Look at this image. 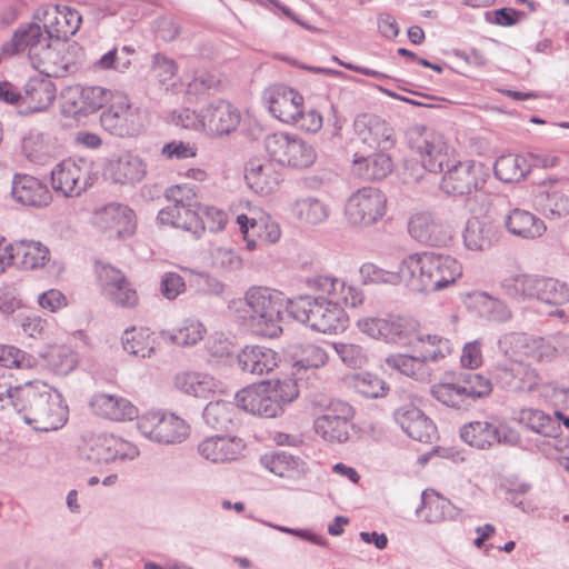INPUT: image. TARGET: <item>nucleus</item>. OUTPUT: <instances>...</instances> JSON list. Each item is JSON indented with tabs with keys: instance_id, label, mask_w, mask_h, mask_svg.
<instances>
[{
	"instance_id": "obj_18",
	"label": "nucleus",
	"mask_w": 569,
	"mask_h": 569,
	"mask_svg": "<svg viewBox=\"0 0 569 569\" xmlns=\"http://www.w3.org/2000/svg\"><path fill=\"white\" fill-rule=\"evenodd\" d=\"M269 111L284 123L292 124L300 114L303 106V97L295 89L277 84L264 92Z\"/></svg>"
},
{
	"instance_id": "obj_2",
	"label": "nucleus",
	"mask_w": 569,
	"mask_h": 569,
	"mask_svg": "<svg viewBox=\"0 0 569 569\" xmlns=\"http://www.w3.org/2000/svg\"><path fill=\"white\" fill-rule=\"evenodd\" d=\"M244 305V325L253 335L277 338L282 333L283 303L277 291L251 287L246 292Z\"/></svg>"
},
{
	"instance_id": "obj_37",
	"label": "nucleus",
	"mask_w": 569,
	"mask_h": 569,
	"mask_svg": "<svg viewBox=\"0 0 569 569\" xmlns=\"http://www.w3.org/2000/svg\"><path fill=\"white\" fill-rule=\"evenodd\" d=\"M287 353L297 372L319 369L329 360L327 350L312 342H293L288 346Z\"/></svg>"
},
{
	"instance_id": "obj_43",
	"label": "nucleus",
	"mask_w": 569,
	"mask_h": 569,
	"mask_svg": "<svg viewBox=\"0 0 569 569\" xmlns=\"http://www.w3.org/2000/svg\"><path fill=\"white\" fill-rule=\"evenodd\" d=\"M111 172L114 182L132 183L144 177L146 166L139 157L126 153L112 162Z\"/></svg>"
},
{
	"instance_id": "obj_53",
	"label": "nucleus",
	"mask_w": 569,
	"mask_h": 569,
	"mask_svg": "<svg viewBox=\"0 0 569 569\" xmlns=\"http://www.w3.org/2000/svg\"><path fill=\"white\" fill-rule=\"evenodd\" d=\"M537 199L547 218L558 219L569 214V196L561 191L540 193Z\"/></svg>"
},
{
	"instance_id": "obj_6",
	"label": "nucleus",
	"mask_w": 569,
	"mask_h": 569,
	"mask_svg": "<svg viewBox=\"0 0 569 569\" xmlns=\"http://www.w3.org/2000/svg\"><path fill=\"white\" fill-rule=\"evenodd\" d=\"M138 429L143 437L160 445L181 443L190 435V426L183 419L159 411L142 416Z\"/></svg>"
},
{
	"instance_id": "obj_3",
	"label": "nucleus",
	"mask_w": 569,
	"mask_h": 569,
	"mask_svg": "<svg viewBox=\"0 0 569 569\" xmlns=\"http://www.w3.org/2000/svg\"><path fill=\"white\" fill-rule=\"evenodd\" d=\"M298 397L297 386L291 381L277 380L273 385L261 382L239 390L236 406L253 416L274 418L283 411V406Z\"/></svg>"
},
{
	"instance_id": "obj_52",
	"label": "nucleus",
	"mask_w": 569,
	"mask_h": 569,
	"mask_svg": "<svg viewBox=\"0 0 569 569\" xmlns=\"http://www.w3.org/2000/svg\"><path fill=\"white\" fill-rule=\"evenodd\" d=\"M432 397L442 405L455 409H467L470 401L467 400L458 382H442L431 387Z\"/></svg>"
},
{
	"instance_id": "obj_39",
	"label": "nucleus",
	"mask_w": 569,
	"mask_h": 569,
	"mask_svg": "<svg viewBox=\"0 0 569 569\" xmlns=\"http://www.w3.org/2000/svg\"><path fill=\"white\" fill-rule=\"evenodd\" d=\"M260 461L266 469L282 478H295L306 472V462L286 451L266 453Z\"/></svg>"
},
{
	"instance_id": "obj_15",
	"label": "nucleus",
	"mask_w": 569,
	"mask_h": 569,
	"mask_svg": "<svg viewBox=\"0 0 569 569\" xmlns=\"http://www.w3.org/2000/svg\"><path fill=\"white\" fill-rule=\"evenodd\" d=\"M359 330L388 343H406L415 331L412 321L400 316L366 317L357 321Z\"/></svg>"
},
{
	"instance_id": "obj_12",
	"label": "nucleus",
	"mask_w": 569,
	"mask_h": 569,
	"mask_svg": "<svg viewBox=\"0 0 569 569\" xmlns=\"http://www.w3.org/2000/svg\"><path fill=\"white\" fill-rule=\"evenodd\" d=\"M493 377L500 388L508 392H532L539 386L541 377L536 368L520 359L498 362Z\"/></svg>"
},
{
	"instance_id": "obj_26",
	"label": "nucleus",
	"mask_w": 569,
	"mask_h": 569,
	"mask_svg": "<svg viewBox=\"0 0 569 569\" xmlns=\"http://www.w3.org/2000/svg\"><path fill=\"white\" fill-rule=\"evenodd\" d=\"M84 174L73 160H63L51 171L52 188L64 197L80 196L88 187Z\"/></svg>"
},
{
	"instance_id": "obj_27",
	"label": "nucleus",
	"mask_w": 569,
	"mask_h": 569,
	"mask_svg": "<svg viewBox=\"0 0 569 569\" xmlns=\"http://www.w3.org/2000/svg\"><path fill=\"white\" fill-rule=\"evenodd\" d=\"M518 420L527 429L550 438L552 442L549 443L556 449L562 450V430L559 418H553L539 409L525 408L520 410Z\"/></svg>"
},
{
	"instance_id": "obj_50",
	"label": "nucleus",
	"mask_w": 569,
	"mask_h": 569,
	"mask_svg": "<svg viewBox=\"0 0 569 569\" xmlns=\"http://www.w3.org/2000/svg\"><path fill=\"white\" fill-rule=\"evenodd\" d=\"M36 27V13L32 14L31 21L27 28H19L14 31L12 39L2 46L4 54H17L29 48L28 57L30 64L36 69V62L31 56L32 47L36 44V33H31L32 28Z\"/></svg>"
},
{
	"instance_id": "obj_10",
	"label": "nucleus",
	"mask_w": 569,
	"mask_h": 569,
	"mask_svg": "<svg viewBox=\"0 0 569 569\" xmlns=\"http://www.w3.org/2000/svg\"><path fill=\"white\" fill-rule=\"evenodd\" d=\"M387 198L373 187H363L353 192L346 204V216L353 226L368 227L386 213Z\"/></svg>"
},
{
	"instance_id": "obj_48",
	"label": "nucleus",
	"mask_w": 569,
	"mask_h": 569,
	"mask_svg": "<svg viewBox=\"0 0 569 569\" xmlns=\"http://www.w3.org/2000/svg\"><path fill=\"white\" fill-rule=\"evenodd\" d=\"M234 405L217 400L209 402L203 409V420L207 426L216 430H228L233 422Z\"/></svg>"
},
{
	"instance_id": "obj_44",
	"label": "nucleus",
	"mask_w": 569,
	"mask_h": 569,
	"mask_svg": "<svg viewBox=\"0 0 569 569\" xmlns=\"http://www.w3.org/2000/svg\"><path fill=\"white\" fill-rule=\"evenodd\" d=\"M535 298L555 306H560L569 301V287L555 278L537 276Z\"/></svg>"
},
{
	"instance_id": "obj_64",
	"label": "nucleus",
	"mask_w": 569,
	"mask_h": 569,
	"mask_svg": "<svg viewBox=\"0 0 569 569\" xmlns=\"http://www.w3.org/2000/svg\"><path fill=\"white\" fill-rule=\"evenodd\" d=\"M97 273L104 296L119 290L118 286L120 283H124L126 280L124 274L119 269L110 264L100 266Z\"/></svg>"
},
{
	"instance_id": "obj_31",
	"label": "nucleus",
	"mask_w": 569,
	"mask_h": 569,
	"mask_svg": "<svg viewBox=\"0 0 569 569\" xmlns=\"http://www.w3.org/2000/svg\"><path fill=\"white\" fill-rule=\"evenodd\" d=\"M202 120L212 132L228 134L237 129L240 122V113L230 102L217 100L207 107Z\"/></svg>"
},
{
	"instance_id": "obj_63",
	"label": "nucleus",
	"mask_w": 569,
	"mask_h": 569,
	"mask_svg": "<svg viewBox=\"0 0 569 569\" xmlns=\"http://www.w3.org/2000/svg\"><path fill=\"white\" fill-rule=\"evenodd\" d=\"M33 380H27L24 387L14 385V390L11 392L9 399L18 415L31 410L36 393L31 391Z\"/></svg>"
},
{
	"instance_id": "obj_32",
	"label": "nucleus",
	"mask_w": 569,
	"mask_h": 569,
	"mask_svg": "<svg viewBox=\"0 0 569 569\" xmlns=\"http://www.w3.org/2000/svg\"><path fill=\"white\" fill-rule=\"evenodd\" d=\"M196 206H168L158 213V221L191 232L199 238L204 231V222Z\"/></svg>"
},
{
	"instance_id": "obj_13",
	"label": "nucleus",
	"mask_w": 569,
	"mask_h": 569,
	"mask_svg": "<svg viewBox=\"0 0 569 569\" xmlns=\"http://www.w3.org/2000/svg\"><path fill=\"white\" fill-rule=\"evenodd\" d=\"M111 91L102 87L71 86L61 93L62 111L68 117L88 116L109 102Z\"/></svg>"
},
{
	"instance_id": "obj_47",
	"label": "nucleus",
	"mask_w": 569,
	"mask_h": 569,
	"mask_svg": "<svg viewBox=\"0 0 569 569\" xmlns=\"http://www.w3.org/2000/svg\"><path fill=\"white\" fill-rule=\"evenodd\" d=\"M495 174L503 182H516L523 179L529 172V164L521 156L507 154L500 157L495 163Z\"/></svg>"
},
{
	"instance_id": "obj_61",
	"label": "nucleus",
	"mask_w": 569,
	"mask_h": 569,
	"mask_svg": "<svg viewBox=\"0 0 569 569\" xmlns=\"http://www.w3.org/2000/svg\"><path fill=\"white\" fill-rule=\"evenodd\" d=\"M332 348L345 365L351 368L361 367L367 362L365 350L359 345L335 342Z\"/></svg>"
},
{
	"instance_id": "obj_51",
	"label": "nucleus",
	"mask_w": 569,
	"mask_h": 569,
	"mask_svg": "<svg viewBox=\"0 0 569 569\" xmlns=\"http://www.w3.org/2000/svg\"><path fill=\"white\" fill-rule=\"evenodd\" d=\"M457 382L461 387L465 397L470 402L488 396L492 390L490 379L473 371L460 373Z\"/></svg>"
},
{
	"instance_id": "obj_30",
	"label": "nucleus",
	"mask_w": 569,
	"mask_h": 569,
	"mask_svg": "<svg viewBox=\"0 0 569 569\" xmlns=\"http://www.w3.org/2000/svg\"><path fill=\"white\" fill-rule=\"evenodd\" d=\"M409 233L418 242L428 246H441L447 240L442 223L431 212H418L408 223Z\"/></svg>"
},
{
	"instance_id": "obj_49",
	"label": "nucleus",
	"mask_w": 569,
	"mask_h": 569,
	"mask_svg": "<svg viewBox=\"0 0 569 569\" xmlns=\"http://www.w3.org/2000/svg\"><path fill=\"white\" fill-rule=\"evenodd\" d=\"M292 213L300 220L310 224L323 222L328 216V207L317 198L307 197L297 199L292 204Z\"/></svg>"
},
{
	"instance_id": "obj_19",
	"label": "nucleus",
	"mask_w": 569,
	"mask_h": 569,
	"mask_svg": "<svg viewBox=\"0 0 569 569\" xmlns=\"http://www.w3.org/2000/svg\"><path fill=\"white\" fill-rule=\"evenodd\" d=\"M395 421L413 440L431 442L436 436V426L418 407L406 403L393 412Z\"/></svg>"
},
{
	"instance_id": "obj_14",
	"label": "nucleus",
	"mask_w": 569,
	"mask_h": 569,
	"mask_svg": "<svg viewBox=\"0 0 569 569\" xmlns=\"http://www.w3.org/2000/svg\"><path fill=\"white\" fill-rule=\"evenodd\" d=\"M441 180V190L452 197L469 196L486 183L482 166L473 161L457 162L449 167Z\"/></svg>"
},
{
	"instance_id": "obj_35",
	"label": "nucleus",
	"mask_w": 569,
	"mask_h": 569,
	"mask_svg": "<svg viewBox=\"0 0 569 569\" xmlns=\"http://www.w3.org/2000/svg\"><path fill=\"white\" fill-rule=\"evenodd\" d=\"M427 261V251L403 258L399 264V283L413 292H428Z\"/></svg>"
},
{
	"instance_id": "obj_7",
	"label": "nucleus",
	"mask_w": 569,
	"mask_h": 569,
	"mask_svg": "<svg viewBox=\"0 0 569 569\" xmlns=\"http://www.w3.org/2000/svg\"><path fill=\"white\" fill-rule=\"evenodd\" d=\"M109 101L110 104L100 116L104 130L118 137L136 136L142 131V114L130 103L128 97L111 92Z\"/></svg>"
},
{
	"instance_id": "obj_34",
	"label": "nucleus",
	"mask_w": 569,
	"mask_h": 569,
	"mask_svg": "<svg viewBox=\"0 0 569 569\" xmlns=\"http://www.w3.org/2000/svg\"><path fill=\"white\" fill-rule=\"evenodd\" d=\"M90 406L97 415L114 421L132 420L138 413L136 406L117 395L97 393Z\"/></svg>"
},
{
	"instance_id": "obj_62",
	"label": "nucleus",
	"mask_w": 569,
	"mask_h": 569,
	"mask_svg": "<svg viewBox=\"0 0 569 569\" xmlns=\"http://www.w3.org/2000/svg\"><path fill=\"white\" fill-rule=\"evenodd\" d=\"M360 274L365 283H399V271L390 272L371 262H366L360 267Z\"/></svg>"
},
{
	"instance_id": "obj_40",
	"label": "nucleus",
	"mask_w": 569,
	"mask_h": 569,
	"mask_svg": "<svg viewBox=\"0 0 569 569\" xmlns=\"http://www.w3.org/2000/svg\"><path fill=\"white\" fill-rule=\"evenodd\" d=\"M121 342L123 349L137 357L149 358L156 350V337L148 328H136L124 330Z\"/></svg>"
},
{
	"instance_id": "obj_9",
	"label": "nucleus",
	"mask_w": 569,
	"mask_h": 569,
	"mask_svg": "<svg viewBox=\"0 0 569 569\" xmlns=\"http://www.w3.org/2000/svg\"><path fill=\"white\" fill-rule=\"evenodd\" d=\"M460 438L479 450H489L500 443L516 446L519 442L516 431L491 420H475L463 425L460 428Z\"/></svg>"
},
{
	"instance_id": "obj_56",
	"label": "nucleus",
	"mask_w": 569,
	"mask_h": 569,
	"mask_svg": "<svg viewBox=\"0 0 569 569\" xmlns=\"http://www.w3.org/2000/svg\"><path fill=\"white\" fill-rule=\"evenodd\" d=\"M530 336L525 332L505 333L498 341L499 350L508 358L507 360L526 357L529 348Z\"/></svg>"
},
{
	"instance_id": "obj_20",
	"label": "nucleus",
	"mask_w": 569,
	"mask_h": 569,
	"mask_svg": "<svg viewBox=\"0 0 569 569\" xmlns=\"http://www.w3.org/2000/svg\"><path fill=\"white\" fill-rule=\"evenodd\" d=\"M353 126L358 138L371 149L388 150L395 143L393 129L380 117L361 114Z\"/></svg>"
},
{
	"instance_id": "obj_60",
	"label": "nucleus",
	"mask_w": 569,
	"mask_h": 569,
	"mask_svg": "<svg viewBox=\"0 0 569 569\" xmlns=\"http://www.w3.org/2000/svg\"><path fill=\"white\" fill-rule=\"evenodd\" d=\"M3 238H0L1 252L4 254L3 267L6 266L4 260L8 259V263L21 266L26 269H36V254H32L26 244V241H21L16 247L10 248V252L7 254V250L2 248Z\"/></svg>"
},
{
	"instance_id": "obj_25",
	"label": "nucleus",
	"mask_w": 569,
	"mask_h": 569,
	"mask_svg": "<svg viewBox=\"0 0 569 569\" xmlns=\"http://www.w3.org/2000/svg\"><path fill=\"white\" fill-rule=\"evenodd\" d=\"M243 448L244 445L239 438L212 436L207 437L198 445V452L210 462L224 463L236 460Z\"/></svg>"
},
{
	"instance_id": "obj_23",
	"label": "nucleus",
	"mask_w": 569,
	"mask_h": 569,
	"mask_svg": "<svg viewBox=\"0 0 569 569\" xmlns=\"http://www.w3.org/2000/svg\"><path fill=\"white\" fill-rule=\"evenodd\" d=\"M44 38L38 24V73L47 78H60L68 72V64L61 56L64 43Z\"/></svg>"
},
{
	"instance_id": "obj_36",
	"label": "nucleus",
	"mask_w": 569,
	"mask_h": 569,
	"mask_svg": "<svg viewBox=\"0 0 569 569\" xmlns=\"http://www.w3.org/2000/svg\"><path fill=\"white\" fill-rule=\"evenodd\" d=\"M38 365L57 375H68L78 365L77 353L66 345H48L38 351Z\"/></svg>"
},
{
	"instance_id": "obj_59",
	"label": "nucleus",
	"mask_w": 569,
	"mask_h": 569,
	"mask_svg": "<svg viewBox=\"0 0 569 569\" xmlns=\"http://www.w3.org/2000/svg\"><path fill=\"white\" fill-rule=\"evenodd\" d=\"M36 358L13 346L0 345V366L3 368L32 369Z\"/></svg>"
},
{
	"instance_id": "obj_24",
	"label": "nucleus",
	"mask_w": 569,
	"mask_h": 569,
	"mask_svg": "<svg viewBox=\"0 0 569 569\" xmlns=\"http://www.w3.org/2000/svg\"><path fill=\"white\" fill-rule=\"evenodd\" d=\"M244 179L251 190L261 196L274 192L282 180V173L273 160L250 161L246 168Z\"/></svg>"
},
{
	"instance_id": "obj_45",
	"label": "nucleus",
	"mask_w": 569,
	"mask_h": 569,
	"mask_svg": "<svg viewBox=\"0 0 569 569\" xmlns=\"http://www.w3.org/2000/svg\"><path fill=\"white\" fill-rule=\"evenodd\" d=\"M537 274L516 273L509 274L500 282V288L507 297L523 301L535 298Z\"/></svg>"
},
{
	"instance_id": "obj_17",
	"label": "nucleus",
	"mask_w": 569,
	"mask_h": 569,
	"mask_svg": "<svg viewBox=\"0 0 569 569\" xmlns=\"http://www.w3.org/2000/svg\"><path fill=\"white\" fill-rule=\"evenodd\" d=\"M68 406L61 393L47 383L38 388V431H54L61 429L68 421Z\"/></svg>"
},
{
	"instance_id": "obj_28",
	"label": "nucleus",
	"mask_w": 569,
	"mask_h": 569,
	"mask_svg": "<svg viewBox=\"0 0 569 569\" xmlns=\"http://www.w3.org/2000/svg\"><path fill=\"white\" fill-rule=\"evenodd\" d=\"M561 357H569V335L530 336L527 358L538 363H549Z\"/></svg>"
},
{
	"instance_id": "obj_42",
	"label": "nucleus",
	"mask_w": 569,
	"mask_h": 569,
	"mask_svg": "<svg viewBox=\"0 0 569 569\" xmlns=\"http://www.w3.org/2000/svg\"><path fill=\"white\" fill-rule=\"evenodd\" d=\"M174 382L182 392L200 398H207L217 388L214 379L201 372L178 373Z\"/></svg>"
},
{
	"instance_id": "obj_33",
	"label": "nucleus",
	"mask_w": 569,
	"mask_h": 569,
	"mask_svg": "<svg viewBox=\"0 0 569 569\" xmlns=\"http://www.w3.org/2000/svg\"><path fill=\"white\" fill-rule=\"evenodd\" d=\"M462 237L466 248L473 251L488 250L499 239L496 224L478 217L468 219Z\"/></svg>"
},
{
	"instance_id": "obj_29",
	"label": "nucleus",
	"mask_w": 569,
	"mask_h": 569,
	"mask_svg": "<svg viewBox=\"0 0 569 569\" xmlns=\"http://www.w3.org/2000/svg\"><path fill=\"white\" fill-rule=\"evenodd\" d=\"M279 361V355L263 346H246L237 356L241 371L262 376L271 372Z\"/></svg>"
},
{
	"instance_id": "obj_46",
	"label": "nucleus",
	"mask_w": 569,
	"mask_h": 569,
	"mask_svg": "<svg viewBox=\"0 0 569 569\" xmlns=\"http://www.w3.org/2000/svg\"><path fill=\"white\" fill-rule=\"evenodd\" d=\"M387 367L416 380H426L430 376L427 365H423L419 356L402 353L390 355L385 360Z\"/></svg>"
},
{
	"instance_id": "obj_5",
	"label": "nucleus",
	"mask_w": 569,
	"mask_h": 569,
	"mask_svg": "<svg viewBox=\"0 0 569 569\" xmlns=\"http://www.w3.org/2000/svg\"><path fill=\"white\" fill-rule=\"evenodd\" d=\"M264 148L274 163L295 169L309 168L317 159L313 147L293 134L282 132L268 134L264 139Z\"/></svg>"
},
{
	"instance_id": "obj_4",
	"label": "nucleus",
	"mask_w": 569,
	"mask_h": 569,
	"mask_svg": "<svg viewBox=\"0 0 569 569\" xmlns=\"http://www.w3.org/2000/svg\"><path fill=\"white\" fill-rule=\"evenodd\" d=\"M79 450L81 458L92 465L133 460L139 456L133 443L111 433L86 432Z\"/></svg>"
},
{
	"instance_id": "obj_38",
	"label": "nucleus",
	"mask_w": 569,
	"mask_h": 569,
	"mask_svg": "<svg viewBox=\"0 0 569 569\" xmlns=\"http://www.w3.org/2000/svg\"><path fill=\"white\" fill-rule=\"evenodd\" d=\"M505 226L511 234L523 239H535L542 236L546 230L545 222L541 219L527 210L518 208L507 214Z\"/></svg>"
},
{
	"instance_id": "obj_11",
	"label": "nucleus",
	"mask_w": 569,
	"mask_h": 569,
	"mask_svg": "<svg viewBox=\"0 0 569 569\" xmlns=\"http://www.w3.org/2000/svg\"><path fill=\"white\" fill-rule=\"evenodd\" d=\"M38 23L44 38L60 41L73 36L82 22L81 14L68 7L41 4L38 8Z\"/></svg>"
},
{
	"instance_id": "obj_22",
	"label": "nucleus",
	"mask_w": 569,
	"mask_h": 569,
	"mask_svg": "<svg viewBox=\"0 0 569 569\" xmlns=\"http://www.w3.org/2000/svg\"><path fill=\"white\" fill-rule=\"evenodd\" d=\"M427 272L428 292H435L455 283L462 271L460 263L455 258L428 252Z\"/></svg>"
},
{
	"instance_id": "obj_54",
	"label": "nucleus",
	"mask_w": 569,
	"mask_h": 569,
	"mask_svg": "<svg viewBox=\"0 0 569 569\" xmlns=\"http://www.w3.org/2000/svg\"><path fill=\"white\" fill-rule=\"evenodd\" d=\"M11 197L21 206H34L36 178L27 173H16L12 178Z\"/></svg>"
},
{
	"instance_id": "obj_55",
	"label": "nucleus",
	"mask_w": 569,
	"mask_h": 569,
	"mask_svg": "<svg viewBox=\"0 0 569 569\" xmlns=\"http://www.w3.org/2000/svg\"><path fill=\"white\" fill-rule=\"evenodd\" d=\"M419 341L423 343V349L418 355L423 365L428 361L437 362L451 352L449 340L437 335L419 337Z\"/></svg>"
},
{
	"instance_id": "obj_1",
	"label": "nucleus",
	"mask_w": 569,
	"mask_h": 569,
	"mask_svg": "<svg viewBox=\"0 0 569 569\" xmlns=\"http://www.w3.org/2000/svg\"><path fill=\"white\" fill-rule=\"evenodd\" d=\"M306 287L318 296L300 295L289 301L288 311L297 321L321 333L343 331L348 316L343 306L357 308L363 302V291L329 274H312Z\"/></svg>"
},
{
	"instance_id": "obj_16",
	"label": "nucleus",
	"mask_w": 569,
	"mask_h": 569,
	"mask_svg": "<svg viewBox=\"0 0 569 569\" xmlns=\"http://www.w3.org/2000/svg\"><path fill=\"white\" fill-rule=\"evenodd\" d=\"M353 408L343 401H333L313 423L317 435L327 441L345 442L349 439Z\"/></svg>"
},
{
	"instance_id": "obj_21",
	"label": "nucleus",
	"mask_w": 569,
	"mask_h": 569,
	"mask_svg": "<svg viewBox=\"0 0 569 569\" xmlns=\"http://www.w3.org/2000/svg\"><path fill=\"white\" fill-rule=\"evenodd\" d=\"M134 212L128 206L111 202L96 210L94 224L101 230H114L119 237L132 234L136 228Z\"/></svg>"
},
{
	"instance_id": "obj_8",
	"label": "nucleus",
	"mask_w": 569,
	"mask_h": 569,
	"mask_svg": "<svg viewBox=\"0 0 569 569\" xmlns=\"http://www.w3.org/2000/svg\"><path fill=\"white\" fill-rule=\"evenodd\" d=\"M409 147L420 157L429 172H441L448 166V146L442 134L426 127H415L409 132Z\"/></svg>"
},
{
	"instance_id": "obj_58",
	"label": "nucleus",
	"mask_w": 569,
	"mask_h": 569,
	"mask_svg": "<svg viewBox=\"0 0 569 569\" xmlns=\"http://www.w3.org/2000/svg\"><path fill=\"white\" fill-rule=\"evenodd\" d=\"M353 387L363 397L372 399L383 397L389 389L382 379L370 372L355 375Z\"/></svg>"
},
{
	"instance_id": "obj_57",
	"label": "nucleus",
	"mask_w": 569,
	"mask_h": 569,
	"mask_svg": "<svg viewBox=\"0 0 569 569\" xmlns=\"http://www.w3.org/2000/svg\"><path fill=\"white\" fill-rule=\"evenodd\" d=\"M204 332L206 329L201 322L188 319L174 333L162 332V336L172 343L192 346L203 338Z\"/></svg>"
},
{
	"instance_id": "obj_41",
	"label": "nucleus",
	"mask_w": 569,
	"mask_h": 569,
	"mask_svg": "<svg viewBox=\"0 0 569 569\" xmlns=\"http://www.w3.org/2000/svg\"><path fill=\"white\" fill-rule=\"evenodd\" d=\"M391 170V158L383 152L356 159L353 162V172L363 180H381L386 178Z\"/></svg>"
}]
</instances>
